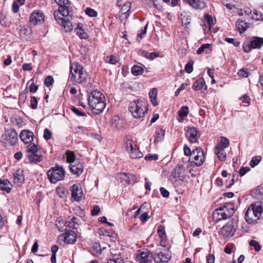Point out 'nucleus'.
I'll list each match as a JSON object with an SVG mask.
<instances>
[{"label":"nucleus","instance_id":"20","mask_svg":"<svg viewBox=\"0 0 263 263\" xmlns=\"http://www.w3.org/2000/svg\"><path fill=\"white\" fill-rule=\"evenodd\" d=\"M151 256H149V251L147 250L140 251L137 255L138 261L141 263H150L151 262Z\"/></svg>","mask_w":263,"mask_h":263},{"label":"nucleus","instance_id":"45","mask_svg":"<svg viewBox=\"0 0 263 263\" xmlns=\"http://www.w3.org/2000/svg\"><path fill=\"white\" fill-rule=\"evenodd\" d=\"M148 23L145 26L144 29H141L137 34V40L140 42L143 36L146 34L147 29Z\"/></svg>","mask_w":263,"mask_h":263},{"label":"nucleus","instance_id":"61","mask_svg":"<svg viewBox=\"0 0 263 263\" xmlns=\"http://www.w3.org/2000/svg\"><path fill=\"white\" fill-rule=\"evenodd\" d=\"M149 216L146 212L142 214L140 217V220L142 223H145L149 219Z\"/></svg>","mask_w":263,"mask_h":263},{"label":"nucleus","instance_id":"37","mask_svg":"<svg viewBox=\"0 0 263 263\" xmlns=\"http://www.w3.org/2000/svg\"><path fill=\"white\" fill-rule=\"evenodd\" d=\"M252 195L256 199L263 200V187H257L253 191Z\"/></svg>","mask_w":263,"mask_h":263},{"label":"nucleus","instance_id":"6","mask_svg":"<svg viewBox=\"0 0 263 263\" xmlns=\"http://www.w3.org/2000/svg\"><path fill=\"white\" fill-rule=\"evenodd\" d=\"M40 147L36 144L30 143L28 145L27 152L30 154L27 156L30 163H36L43 160V156L41 154Z\"/></svg>","mask_w":263,"mask_h":263},{"label":"nucleus","instance_id":"64","mask_svg":"<svg viewBox=\"0 0 263 263\" xmlns=\"http://www.w3.org/2000/svg\"><path fill=\"white\" fill-rule=\"evenodd\" d=\"M44 138L46 140H49L51 138V132L48 129H45L44 131Z\"/></svg>","mask_w":263,"mask_h":263},{"label":"nucleus","instance_id":"10","mask_svg":"<svg viewBox=\"0 0 263 263\" xmlns=\"http://www.w3.org/2000/svg\"><path fill=\"white\" fill-rule=\"evenodd\" d=\"M263 45L262 37H254L250 41H247L243 45V50L246 52H250L252 49L260 48Z\"/></svg>","mask_w":263,"mask_h":263},{"label":"nucleus","instance_id":"39","mask_svg":"<svg viewBox=\"0 0 263 263\" xmlns=\"http://www.w3.org/2000/svg\"><path fill=\"white\" fill-rule=\"evenodd\" d=\"M65 226L70 228L76 229L77 226H78V218L76 217H73L70 221H66Z\"/></svg>","mask_w":263,"mask_h":263},{"label":"nucleus","instance_id":"49","mask_svg":"<svg viewBox=\"0 0 263 263\" xmlns=\"http://www.w3.org/2000/svg\"><path fill=\"white\" fill-rule=\"evenodd\" d=\"M76 31H77V34L78 35V36L81 39H85L88 37L87 33L86 32H85V31L84 30H83L82 29H81V28H79V27H78L76 29Z\"/></svg>","mask_w":263,"mask_h":263},{"label":"nucleus","instance_id":"25","mask_svg":"<svg viewBox=\"0 0 263 263\" xmlns=\"http://www.w3.org/2000/svg\"><path fill=\"white\" fill-rule=\"evenodd\" d=\"M112 126L117 129H122L125 125V121L123 119L120 118L118 116H114L111 120Z\"/></svg>","mask_w":263,"mask_h":263},{"label":"nucleus","instance_id":"38","mask_svg":"<svg viewBox=\"0 0 263 263\" xmlns=\"http://www.w3.org/2000/svg\"><path fill=\"white\" fill-rule=\"evenodd\" d=\"M132 73L133 75L137 76L141 75L144 71V69L142 67L138 65H134L132 68Z\"/></svg>","mask_w":263,"mask_h":263},{"label":"nucleus","instance_id":"17","mask_svg":"<svg viewBox=\"0 0 263 263\" xmlns=\"http://www.w3.org/2000/svg\"><path fill=\"white\" fill-rule=\"evenodd\" d=\"M70 190L72 198L74 201H79L82 199L83 193L80 184H73Z\"/></svg>","mask_w":263,"mask_h":263},{"label":"nucleus","instance_id":"1","mask_svg":"<svg viewBox=\"0 0 263 263\" xmlns=\"http://www.w3.org/2000/svg\"><path fill=\"white\" fill-rule=\"evenodd\" d=\"M105 96L101 91L95 90L89 93L88 101L89 107L96 115L101 113L106 106Z\"/></svg>","mask_w":263,"mask_h":263},{"label":"nucleus","instance_id":"27","mask_svg":"<svg viewBox=\"0 0 263 263\" xmlns=\"http://www.w3.org/2000/svg\"><path fill=\"white\" fill-rule=\"evenodd\" d=\"M84 166L82 163L76 162L74 164L70 165L71 172L78 176L80 175L83 172Z\"/></svg>","mask_w":263,"mask_h":263},{"label":"nucleus","instance_id":"29","mask_svg":"<svg viewBox=\"0 0 263 263\" xmlns=\"http://www.w3.org/2000/svg\"><path fill=\"white\" fill-rule=\"evenodd\" d=\"M220 145H216L215 147V154L218 159L221 161H224L227 158V155L224 149L221 148Z\"/></svg>","mask_w":263,"mask_h":263},{"label":"nucleus","instance_id":"16","mask_svg":"<svg viewBox=\"0 0 263 263\" xmlns=\"http://www.w3.org/2000/svg\"><path fill=\"white\" fill-rule=\"evenodd\" d=\"M186 137L191 143H196L200 134L199 131L195 127H189L186 130Z\"/></svg>","mask_w":263,"mask_h":263},{"label":"nucleus","instance_id":"24","mask_svg":"<svg viewBox=\"0 0 263 263\" xmlns=\"http://www.w3.org/2000/svg\"><path fill=\"white\" fill-rule=\"evenodd\" d=\"M57 22L64 27L66 32H69L72 30V23L69 19L66 20L63 17H57Z\"/></svg>","mask_w":263,"mask_h":263},{"label":"nucleus","instance_id":"28","mask_svg":"<svg viewBox=\"0 0 263 263\" xmlns=\"http://www.w3.org/2000/svg\"><path fill=\"white\" fill-rule=\"evenodd\" d=\"M249 24L245 21L238 19L236 22V27L238 31L241 33L244 32L249 27Z\"/></svg>","mask_w":263,"mask_h":263},{"label":"nucleus","instance_id":"41","mask_svg":"<svg viewBox=\"0 0 263 263\" xmlns=\"http://www.w3.org/2000/svg\"><path fill=\"white\" fill-rule=\"evenodd\" d=\"M251 19L256 21H262L263 20V14L261 12H258L256 10H254L252 12Z\"/></svg>","mask_w":263,"mask_h":263},{"label":"nucleus","instance_id":"7","mask_svg":"<svg viewBox=\"0 0 263 263\" xmlns=\"http://www.w3.org/2000/svg\"><path fill=\"white\" fill-rule=\"evenodd\" d=\"M65 172L64 168L60 166H55L52 167L47 172L48 179L51 182L55 183L59 181L64 179Z\"/></svg>","mask_w":263,"mask_h":263},{"label":"nucleus","instance_id":"18","mask_svg":"<svg viewBox=\"0 0 263 263\" xmlns=\"http://www.w3.org/2000/svg\"><path fill=\"white\" fill-rule=\"evenodd\" d=\"M235 231L233 224L231 222L223 226L220 230V234L226 238H230L233 236Z\"/></svg>","mask_w":263,"mask_h":263},{"label":"nucleus","instance_id":"33","mask_svg":"<svg viewBox=\"0 0 263 263\" xmlns=\"http://www.w3.org/2000/svg\"><path fill=\"white\" fill-rule=\"evenodd\" d=\"M58 196L61 198H66L69 193L67 189L63 186H58L56 189Z\"/></svg>","mask_w":263,"mask_h":263},{"label":"nucleus","instance_id":"63","mask_svg":"<svg viewBox=\"0 0 263 263\" xmlns=\"http://www.w3.org/2000/svg\"><path fill=\"white\" fill-rule=\"evenodd\" d=\"M225 41L229 43L233 44L236 47L238 46L240 44L239 42L236 41L234 39L232 38L226 37L225 39Z\"/></svg>","mask_w":263,"mask_h":263},{"label":"nucleus","instance_id":"8","mask_svg":"<svg viewBox=\"0 0 263 263\" xmlns=\"http://www.w3.org/2000/svg\"><path fill=\"white\" fill-rule=\"evenodd\" d=\"M125 144L126 150L130 158L139 159L143 157V153L139 150L131 138H126Z\"/></svg>","mask_w":263,"mask_h":263},{"label":"nucleus","instance_id":"12","mask_svg":"<svg viewBox=\"0 0 263 263\" xmlns=\"http://www.w3.org/2000/svg\"><path fill=\"white\" fill-rule=\"evenodd\" d=\"M55 3L59 5L58 11L60 14L63 16H67L69 15V7L70 3L69 0H55Z\"/></svg>","mask_w":263,"mask_h":263},{"label":"nucleus","instance_id":"62","mask_svg":"<svg viewBox=\"0 0 263 263\" xmlns=\"http://www.w3.org/2000/svg\"><path fill=\"white\" fill-rule=\"evenodd\" d=\"M71 109L72 111L78 116H84L85 115V113L81 111L78 108H77L76 107H75L74 106H72L71 108Z\"/></svg>","mask_w":263,"mask_h":263},{"label":"nucleus","instance_id":"54","mask_svg":"<svg viewBox=\"0 0 263 263\" xmlns=\"http://www.w3.org/2000/svg\"><path fill=\"white\" fill-rule=\"evenodd\" d=\"M193 61H190L185 65V70L187 73H190L193 71Z\"/></svg>","mask_w":263,"mask_h":263},{"label":"nucleus","instance_id":"44","mask_svg":"<svg viewBox=\"0 0 263 263\" xmlns=\"http://www.w3.org/2000/svg\"><path fill=\"white\" fill-rule=\"evenodd\" d=\"M91 252L93 254L98 255L102 253V249L100 245L96 243L91 248Z\"/></svg>","mask_w":263,"mask_h":263},{"label":"nucleus","instance_id":"53","mask_svg":"<svg viewBox=\"0 0 263 263\" xmlns=\"http://www.w3.org/2000/svg\"><path fill=\"white\" fill-rule=\"evenodd\" d=\"M85 13L90 17H96L98 14L97 11L90 8H87L85 9Z\"/></svg>","mask_w":263,"mask_h":263},{"label":"nucleus","instance_id":"11","mask_svg":"<svg viewBox=\"0 0 263 263\" xmlns=\"http://www.w3.org/2000/svg\"><path fill=\"white\" fill-rule=\"evenodd\" d=\"M152 257L156 263H166L171 259L169 253H164L160 249H158L152 254Z\"/></svg>","mask_w":263,"mask_h":263},{"label":"nucleus","instance_id":"14","mask_svg":"<svg viewBox=\"0 0 263 263\" xmlns=\"http://www.w3.org/2000/svg\"><path fill=\"white\" fill-rule=\"evenodd\" d=\"M186 174L185 170L181 167L175 168L172 172L170 178L171 180L174 179L175 181L177 180L183 181L186 178Z\"/></svg>","mask_w":263,"mask_h":263},{"label":"nucleus","instance_id":"32","mask_svg":"<svg viewBox=\"0 0 263 263\" xmlns=\"http://www.w3.org/2000/svg\"><path fill=\"white\" fill-rule=\"evenodd\" d=\"M205 84V81L203 79L199 78L194 83L192 88L194 90L197 91L202 89Z\"/></svg>","mask_w":263,"mask_h":263},{"label":"nucleus","instance_id":"23","mask_svg":"<svg viewBox=\"0 0 263 263\" xmlns=\"http://www.w3.org/2000/svg\"><path fill=\"white\" fill-rule=\"evenodd\" d=\"M77 240V235L76 233L72 230H69L64 233L65 242L68 244H72Z\"/></svg>","mask_w":263,"mask_h":263},{"label":"nucleus","instance_id":"59","mask_svg":"<svg viewBox=\"0 0 263 263\" xmlns=\"http://www.w3.org/2000/svg\"><path fill=\"white\" fill-rule=\"evenodd\" d=\"M210 46L211 45L210 44H203L197 51V53L198 54L202 53L205 49H209Z\"/></svg>","mask_w":263,"mask_h":263},{"label":"nucleus","instance_id":"9","mask_svg":"<svg viewBox=\"0 0 263 263\" xmlns=\"http://www.w3.org/2000/svg\"><path fill=\"white\" fill-rule=\"evenodd\" d=\"M194 161L189 160L190 165L192 167L201 166L204 161L203 151L200 147H196L192 152Z\"/></svg>","mask_w":263,"mask_h":263},{"label":"nucleus","instance_id":"26","mask_svg":"<svg viewBox=\"0 0 263 263\" xmlns=\"http://www.w3.org/2000/svg\"><path fill=\"white\" fill-rule=\"evenodd\" d=\"M0 190L5 191L7 193L11 192L12 190V184L7 179H0Z\"/></svg>","mask_w":263,"mask_h":263},{"label":"nucleus","instance_id":"35","mask_svg":"<svg viewBox=\"0 0 263 263\" xmlns=\"http://www.w3.org/2000/svg\"><path fill=\"white\" fill-rule=\"evenodd\" d=\"M134 176L132 174H126L124 173L120 174V179L121 182L124 184H129L131 183L130 179L134 178Z\"/></svg>","mask_w":263,"mask_h":263},{"label":"nucleus","instance_id":"2","mask_svg":"<svg viewBox=\"0 0 263 263\" xmlns=\"http://www.w3.org/2000/svg\"><path fill=\"white\" fill-rule=\"evenodd\" d=\"M89 78V75L85 69L79 63H72L70 67L69 80L76 83H83Z\"/></svg>","mask_w":263,"mask_h":263},{"label":"nucleus","instance_id":"50","mask_svg":"<svg viewBox=\"0 0 263 263\" xmlns=\"http://www.w3.org/2000/svg\"><path fill=\"white\" fill-rule=\"evenodd\" d=\"M250 245L253 247L256 252H259L261 249V246L255 240H251Z\"/></svg>","mask_w":263,"mask_h":263},{"label":"nucleus","instance_id":"36","mask_svg":"<svg viewBox=\"0 0 263 263\" xmlns=\"http://www.w3.org/2000/svg\"><path fill=\"white\" fill-rule=\"evenodd\" d=\"M252 12V11L249 8L246 7L243 9L239 10L238 14L239 16H245L248 19H251Z\"/></svg>","mask_w":263,"mask_h":263},{"label":"nucleus","instance_id":"47","mask_svg":"<svg viewBox=\"0 0 263 263\" xmlns=\"http://www.w3.org/2000/svg\"><path fill=\"white\" fill-rule=\"evenodd\" d=\"M229 145V142L228 139L224 137H221L220 143L217 144V145H220V146H221L220 147L221 148L225 149L226 148L228 147Z\"/></svg>","mask_w":263,"mask_h":263},{"label":"nucleus","instance_id":"56","mask_svg":"<svg viewBox=\"0 0 263 263\" xmlns=\"http://www.w3.org/2000/svg\"><path fill=\"white\" fill-rule=\"evenodd\" d=\"M145 159L148 160H157L158 159V155L157 154H149L145 157Z\"/></svg>","mask_w":263,"mask_h":263},{"label":"nucleus","instance_id":"42","mask_svg":"<svg viewBox=\"0 0 263 263\" xmlns=\"http://www.w3.org/2000/svg\"><path fill=\"white\" fill-rule=\"evenodd\" d=\"M157 232L161 241H163L166 239V235L165 231V228L163 226H160L158 229Z\"/></svg>","mask_w":263,"mask_h":263},{"label":"nucleus","instance_id":"19","mask_svg":"<svg viewBox=\"0 0 263 263\" xmlns=\"http://www.w3.org/2000/svg\"><path fill=\"white\" fill-rule=\"evenodd\" d=\"M34 137V134L29 130H23L20 135V139L25 144L30 143Z\"/></svg>","mask_w":263,"mask_h":263},{"label":"nucleus","instance_id":"31","mask_svg":"<svg viewBox=\"0 0 263 263\" xmlns=\"http://www.w3.org/2000/svg\"><path fill=\"white\" fill-rule=\"evenodd\" d=\"M216 20H214L212 17L209 14H206L204 16V25L205 27H208V30H210L212 25L215 24Z\"/></svg>","mask_w":263,"mask_h":263},{"label":"nucleus","instance_id":"51","mask_svg":"<svg viewBox=\"0 0 263 263\" xmlns=\"http://www.w3.org/2000/svg\"><path fill=\"white\" fill-rule=\"evenodd\" d=\"M67 161L68 163L74 162L75 160V155L73 152L67 151L66 152Z\"/></svg>","mask_w":263,"mask_h":263},{"label":"nucleus","instance_id":"60","mask_svg":"<svg viewBox=\"0 0 263 263\" xmlns=\"http://www.w3.org/2000/svg\"><path fill=\"white\" fill-rule=\"evenodd\" d=\"M53 83V79L51 76H47L45 80V84L47 87H50Z\"/></svg>","mask_w":263,"mask_h":263},{"label":"nucleus","instance_id":"55","mask_svg":"<svg viewBox=\"0 0 263 263\" xmlns=\"http://www.w3.org/2000/svg\"><path fill=\"white\" fill-rule=\"evenodd\" d=\"M142 53L143 55L152 60L154 59V58L157 57V55L155 52H152L151 53H149L146 51L142 50Z\"/></svg>","mask_w":263,"mask_h":263},{"label":"nucleus","instance_id":"52","mask_svg":"<svg viewBox=\"0 0 263 263\" xmlns=\"http://www.w3.org/2000/svg\"><path fill=\"white\" fill-rule=\"evenodd\" d=\"M30 83V85L29 86V90L31 92H35L38 89V85H35L34 84V80L33 79H31L28 82V84Z\"/></svg>","mask_w":263,"mask_h":263},{"label":"nucleus","instance_id":"46","mask_svg":"<svg viewBox=\"0 0 263 263\" xmlns=\"http://www.w3.org/2000/svg\"><path fill=\"white\" fill-rule=\"evenodd\" d=\"M261 158L260 156H256L252 158L250 162V165L252 167L256 166L260 161Z\"/></svg>","mask_w":263,"mask_h":263},{"label":"nucleus","instance_id":"4","mask_svg":"<svg viewBox=\"0 0 263 263\" xmlns=\"http://www.w3.org/2000/svg\"><path fill=\"white\" fill-rule=\"evenodd\" d=\"M147 107L145 101L141 99L135 100L130 103L129 110L135 118H141L145 116Z\"/></svg>","mask_w":263,"mask_h":263},{"label":"nucleus","instance_id":"57","mask_svg":"<svg viewBox=\"0 0 263 263\" xmlns=\"http://www.w3.org/2000/svg\"><path fill=\"white\" fill-rule=\"evenodd\" d=\"M31 107L34 109L37 108V101L35 97H32L30 99Z\"/></svg>","mask_w":263,"mask_h":263},{"label":"nucleus","instance_id":"22","mask_svg":"<svg viewBox=\"0 0 263 263\" xmlns=\"http://www.w3.org/2000/svg\"><path fill=\"white\" fill-rule=\"evenodd\" d=\"M14 182L17 185H22L25 181L23 170H17L13 174Z\"/></svg>","mask_w":263,"mask_h":263},{"label":"nucleus","instance_id":"40","mask_svg":"<svg viewBox=\"0 0 263 263\" xmlns=\"http://www.w3.org/2000/svg\"><path fill=\"white\" fill-rule=\"evenodd\" d=\"M164 131L161 129H158L156 132L155 142L157 143L162 141L164 138Z\"/></svg>","mask_w":263,"mask_h":263},{"label":"nucleus","instance_id":"58","mask_svg":"<svg viewBox=\"0 0 263 263\" xmlns=\"http://www.w3.org/2000/svg\"><path fill=\"white\" fill-rule=\"evenodd\" d=\"M19 4H20V3L18 1H15L13 3L12 11L13 13H16L18 12L20 8Z\"/></svg>","mask_w":263,"mask_h":263},{"label":"nucleus","instance_id":"34","mask_svg":"<svg viewBox=\"0 0 263 263\" xmlns=\"http://www.w3.org/2000/svg\"><path fill=\"white\" fill-rule=\"evenodd\" d=\"M157 89L156 88L152 89L149 92V97L152 104L154 106L158 105L157 101Z\"/></svg>","mask_w":263,"mask_h":263},{"label":"nucleus","instance_id":"15","mask_svg":"<svg viewBox=\"0 0 263 263\" xmlns=\"http://www.w3.org/2000/svg\"><path fill=\"white\" fill-rule=\"evenodd\" d=\"M44 21V15L40 10H34L30 16V22L34 26L42 24Z\"/></svg>","mask_w":263,"mask_h":263},{"label":"nucleus","instance_id":"21","mask_svg":"<svg viewBox=\"0 0 263 263\" xmlns=\"http://www.w3.org/2000/svg\"><path fill=\"white\" fill-rule=\"evenodd\" d=\"M185 2L195 9H203L206 7L205 0H185Z\"/></svg>","mask_w":263,"mask_h":263},{"label":"nucleus","instance_id":"48","mask_svg":"<svg viewBox=\"0 0 263 263\" xmlns=\"http://www.w3.org/2000/svg\"><path fill=\"white\" fill-rule=\"evenodd\" d=\"M29 34V30L25 27H22L20 30V36L25 39H27V36Z\"/></svg>","mask_w":263,"mask_h":263},{"label":"nucleus","instance_id":"13","mask_svg":"<svg viewBox=\"0 0 263 263\" xmlns=\"http://www.w3.org/2000/svg\"><path fill=\"white\" fill-rule=\"evenodd\" d=\"M5 135L8 143L14 145L18 140V135L16 130L13 128L5 129Z\"/></svg>","mask_w":263,"mask_h":263},{"label":"nucleus","instance_id":"5","mask_svg":"<svg viewBox=\"0 0 263 263\" xmlns=\"http://www.w3.org/2000/svg\"><path fill=\"white\" fill-rule=\"evenodd\" d=\"M263 208L260 202L252 203L245 214V219L248 223L256 222L261 215Z\"/></svg>","mask_w":263,"mask_h":263},{"label":"nucleus","instance_id":"30","mask_svg":"<svg viewBox=\"0 0 263 263\" xmlns=\"http://www.w3.org/2000/svg\"><path fill=\"white\" fill-rule=\"evenodd\" d=\"M179 116V122H182L189 114V108L186 106H182L178 111Z\"/></svg>","mask_w":263,"mask_h":263},{"label":"nucleus","instance_id":"3","mask_svg":"<svg viewBox=\"0 0 263 263\" xmlns=\"http://www.w3.org/2000/svg\"><path fill=\"white\" fill-rule=\"evenodd\" d=\"M234 212V203H227L214 211L213 217L215 222H217L221 220L231 218Z\"/></svg>","mask_w":263,"mask_h":263},{"label":"nucleus","instance_id":"43","mask_svg":"<svg viewBox=\"0 0 263 263\" xmlns=\"http://www.w3.org/2000/svg\"><path fill=\"white\" fill-rule=\"evenodd\" d=\"M105 61L106 63H109L111 64H116L119 61V59L117 57L114 55H110L107 56L105 58Z\"/></svg>","mask_w":263,"mask_h":263}]
</instances>
